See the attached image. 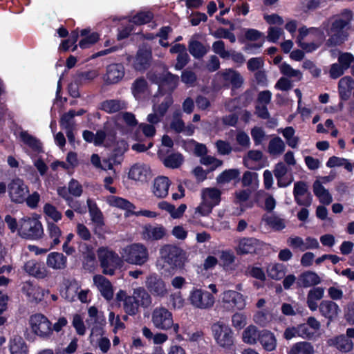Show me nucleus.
<instances>
[{
    "label": "nucleus",
    "instance_id": "obj_1",
    "mask_svg": "<svg viewBox=\"0 0 354 354\" xmlns=\"http://www.w3.org/2000/svg\"><path fill=\"white\" fill-rule=\"evenodd\" d=\"M339 16L333 21V46H340L348 39L353 18V12L347 8L343 9Z\"/></svg>",
    "mask_w": 354,
    "mask_h": 354
},
{
    "label": "nucleus",
    "instance_id": "obj_2",
    "mask_svg": "<svg viewBox=\"0 0 354 354\" xmlns=\"http://www.w3.org/2000/svg\"><path fill=\"white\" fill-rule=\"evenodd\" d=\"M97 257L102 268V272L107 275H113L115 271L123 266L122 256L109 250L106 247H101L97 250Z\"/></svg>",
    "mask_w": 354,
    "mask_h": 354
},
{
    "label": "nucleus",
    "instance_id": "obj_3",
    "mask_svg": "<svg viewBox=\"0 0 354 354\" xmlns=\"http://www.w3.org/2000/svg\"><path fill=\"white\" fill-rule=\"evenodd\" d=\"M123 262L142 266L149 259L148 250L144 245H126L120 251Z\"/></svg>",
    "mask_w": 354,
    "mask_h": 354
},
{
    "label": "nucleus",
    "instance_id": "obj_4",
    "mask_svg": "<svg viewBox=\"0 0 354 354\" xmlns=\"http://www.w3.org/2000/svg\"><path fill=\"white\" fill-rule=\"evenodd\" d=\"M18 233L24 239L37 240L44 234V230L38 218L24 217L19 221Z\"/></svg>",
    "mask_w": 354,
    "mask_h": 354
},
{
    "label": "nucleus",
    "instance_id": "obj_5",
    "mask_svg": "<svg viewBox=\"0 0 354 354\" xmlns=\"http://www.w3.org/2000/svg\"><path fill=\"white\" fill-rule=\"evenodd\" d=\"M247 297L236 290H227L221 295L222 307L227 311L242 310L247 305Z\"/></svg>",
    "mask_w": 354,
    "mask_h": 354
},
{
    "label": "nucleus",
    "instance_id": "obj_6",
    "mask_svg": "<svg viewBox=\"0 0 354 354\" xmlns=\"http://www.w3.org/2000/svg\"><path fill=\"white\" fill-rule=\"evenodd\" d=\"M213 336L216 344L221 348L230 350L234 345L232 330L226 324L221 322L215 323L212 326Z\"/></svg>",
    "mask_w": 354,
    "mask_h": 354
},
{
    "label": "nucleus",
    "instance_id": "obj_7",
    "mask_svg": "<svg viewBox=\"0 0 354 354\" xmlns=\"http://www.w3.org/2000/svg\"><path fill=\"white\" fill-rule=\"evenodd\" d=\"M161 258L171 267H180L186 261L185 253L176 245H163L160 249Z\"/></svg>",
    "mask_w": 354,
    "mask_h": 354
},
{
    "label": "nucleus",
    "instance_id": "obj_8",
    "mask_svg": "<svg viewBox=\"0 0 354 354\" xmlns=\"http://www.w3.org/2000/svg\"><path fill=\"white\" fill-rule=\"evenodd\" d=\"M188 300L194 308L207 310L214 306L215 298L207 290L195 288L190 292Z\"/></svg>",
    "mask_w": 354,
    "mask_h": 354
},
{
    "label": "nucleus",
    "instance_id": "obj_9",
    "mask_svg": "<svg viewBox=\"0 0 354 354\" xmlns=\"http://www.w3.org/2000/svg\"><path fill=\"white\" fill-rule=\"evenodd\" d=\"M8 192L12 202L21 204L25 202L29 189L22 179L15 178L8 185Z\"/></svg>",
    "mask_w": 354,
    "mask_h": 354
},
{
    "label": "nucleus",
    "instance_id": "obj_10",
    "mask_svg": "<svg viewBox=\"0 0 354 354\" xmlns=\"http://www.w3.org/2000/svg\"><path fill=\"white\" fill-rule=\"evenodd\" d=\"M221 191L216 187L204 188L202 191V198L205 205L208 207V210L205 212L203 208L198 206L196 208L198 212L202 216H206L212 212L215 206L219 205L221 201Z\"/></svg>",
    "mask_w": 354,
    "mask_h": 354
},
{
    "label": "nucleus",
    "instance_id": "obj_11",
    "mask_svg": "<svg viewBox=\"0 0 354 354\" xmlns=\"http://www.w3.org/2000/svg\"><path fill=\"white\" fill-rule=\"evenodd\" d=\"M173 315L167 308L158 306L151 312V322L153 326L160 330H168L169 326L171 324Z\"/></svg>",
    "mask_w": 354,
    "mask_h": 354
},
{
    "label": "nucleus",
    "instance_id": "obj_12",
    "mask_svg": "<svg viewBox=\"0 0 354 354\" xmlns=\"http://www.w3.org/2000/svg\"><path fill=\"white\" fill-rule=\"evenodd\" d=\"M30 324L33 333L42 338L49 337L53 333L51 323L41 314L32 315Z\"/></svg>",
    "mask_w": 354,
    "mask_h": 354
},
{
    "label": "nucleus",
    "instance_id": "obj_13",
    "mask_svg": "<svg viewBox=\"0 0 354 354\" xmlns=\"http://www.w3.org/2000/svg\"><path fill=\"white\" fill-rule=\"evenodd\" d=\"M88 315L86 322L91 330V337L95 333L100 335L102 332V328L106 323L103 313L99 311L96 307L91 306L88 309Z\"/></svg>",
    "mask_w": 354,
    "mask_h": 354
},
{
    "label": "nucleus",
    "instance_id": "obj_14",
    "mask_svg": "<svg viewBox=\"0 0 354 354\" xmlns=\"http://www.w3.org/2000/svg\"><path fill=\"white\" fill-rule=\"evenodd\" d=\"M145 286L149 292L155 297H163L167 293L165 283L155 274L147 277Z\"/></svg>",
    "mask_w": 354,
    "mask_h": 354
},
{
    "label": "nucleus",
    "instance_id": "obj_15",
    "mask_svg": "<svg viewBox=\"0 0 354 354\" xmlns=\"http://www.w3.org/2000/svg\"><path fill=\"white\" fill-rule=\"evenodd\" d=\"M151 82L158 84L159 88L167 86L170 92L174 91L178 86L179 77L174 75L171 72H167L166 74H153L149 77Z\"/></svg>",
    "mask_w": 354,
    "mask_h": 354
},
{
    "label": "nucleus",
    "instance_id": "obj_16",
    "mask_svg": "<svg viewBox=\"0 0 354 354\" xmlns=\"http://www.w3.org/2000/svg\"><path fill=\"white\" fill-rule=\"evenodd\" d=\"M293 194L295 202L299 205L309 207L311 205L313 196L308 192L307 185L304 181H298L294 185Z\"/></svg>",
    "mask_w": 354,
    "mask_h": 354
},
{
    "label": "nucleus",
    "instance_id": "obj_17",
    "mask_svg": "<svg viewBox=\"0 0 354 354\" xmlns=\"http://www.w3.org/2000/svg\"><path fill=\"white\" fill-rule=\"evenodd\" d=\"M300 337L306 339H313L320 328V323L313 317L307 319L306 323L299 324Z\"/></svg>",
    "mask_w": 354,
    "mask_h": 354
},
{
    "label": "nucleus",
    "instance_id": "obj_18",
    "mask_svg": "<svg viewBox=\"0 0 354 354\" xmlns=\"http://www.w3.org/2000/svg\"><path fill=\"white\" fill-rule=\"evenodd\" d=\"M21 291L26 295L27 300L32 303L41 301L45 294L44 289L29 281L23 283Z\"/></svg>",
    "mask_w": 354,
    "mask_h": 354
},
{
    "label": "nucleus",
    "instance_id": "obj_19",
    "mask_svg": "<svg viewBox=\"0 0 354 354\" xmlns=\"http://www.w3.org/2000/svg\"><path fill=\"white\" fill-rule=\"evenodd\" d=\"M93 280L94 285L101 295L106 300L111 301L114 295V289L111 281L101 274L95 275Z\"/></svg>",
    "mask_w": 354,
    "mask_h": 354
},
{
    "label": "nucleus",
    "instance_id": "obj_20",
    "mask_svg": "<svg viewBox=\"0 0 354 354\" xmlns=\"http://www.w3.org/2000/svg\"><path fill=\"white\" fill-rule=\"evenodd\" d=\"M151 59V50L139 49L133 64V68L140 72L146 71L150 66Z\"/></svg>",
    "mask_w": 354,
    "mask_h": 354
},
{
    "label": "nucleus",
    "instance_id": "obj_21",
    "mask_svg": "<svg viewBox=\"0 0 354 354\" xmlns=\"http://www.w3.org/2000/svg\"><path fill=\"white\" fill-rule=\"evenodd\" d=\"M124 76V67L122 64H111L107 66L104 81L107 84L119 82Z\"/></svg>",
    "mask_w": 354,
    "mask_h": 354
},
{
    "label": "nucleus",
    "instance_id": "obj_22",
    "mask_svg": "<svg viewBox=\"0 0 354 354\" xmlns=\"http://www.w3.org/2000/svg\"><path fill=\"white\" fill-rule=\"evenodd\" d=\"M129 178L141 182H147L151 178V169L145 164H134L129 171Z\"/></svg>",
    "mask_w": 354,
    "mask_h": 354
},
{
    "label": "nucleus",
    "instance_id": "obj_23",
    "mask_svg": "<svg viewBox=\"0 0 354 354\" xmlns=\"http://www.w3.org/2000/svg\"><path fill=\"white\" fill-rule=\"evenodd\" d=\"M338 93L341 100H348L351 95L354 97V80L350 76L342 77L338 82Z\"/></svg>",
    "mask_w": 354,
    "mask_h": 354
},
{
    "label": "nucleus",
    "instance_id": "obj_24",
    "mask_svg": "<svg viewBox=\"0 0 354 354\" xmlns=\"http://www.w3.org/2000/svg\"><path fill=\"white\" fill-rule=\"evenodd\" d=\"M221 76L225 82L232 86V91L240 88L243 84V78L241 75L233 68H227L221 73Z\"/></svg>",
    "mask_w": 354,
    "mask_h": 354
},
{
    "label": "nucleus",
    "instance_id": "obj_25",
    "mask_svg": "<svg viewBox=\"0 0 354 354\" xmlns=\"http://www.w3.org/2000/svg\"><path fill=\"white\" fill-rule=\"evenodd\" d=\"M24 270L30 276L37 279H44L48 275L45 266L34 260L27 261L24 266Z\"/></svg>",
    "mask_w": 354,
    "mask_h": 354
},
{
    "label": "nucleus",
    "instance_id": "obj_26",
    "mask_svg": "<svg viewBox=\"0 0 354 354\" xmlns=\"http://www.w3.org/2000/svg\"><path fill=\"white\" fill-rule=\"evenodd\" d=\"M259 342L262 348L268 352L274 351L277 346V339L275 335L267 329L261 330Z\"/></svg>",
    "mask_w": 354,
    "mask_h": 354
},
{
    "label": "nucleus",
    "instance_id": "obj_27",
    "mask_svg": "<svg viewBox=\"0 0 354 354\" xmlns=\"http://www.w3.org/2000/svg\"><path fill=\"white\" fill-rule=\"evenodd\" d=\"M142 234L147 240L158 241L165 236L166 230L162 225H147L144 227Z\"/></svg>",
    "mask_w": 354,
    "mask_h": 354
},
{
    "label": "nucleus",
    "instance_id": "obj_28",
    "mask_svg": "<svg viewBox=\"0 0 354 354\" xmlns=\"http://www.w3.org/2000/svg\"><path fill=\"white\" fill-rule=\"evenodd\" d=\"M170 180L168 177L158 176L155 178L153 192L158 198H163L168 195Z\"/></svg>",
    "mask_w": 354,
    "mask_h": 354
},
{
    "label": "nucleus",
    "instance_id": "obj_29",
    "mask_svg": "<svg viewBox=\"0 0 354 354\" xmlns=\"http://www.w3.org/2000/svg\"><path fill=\"white\" fill-rule=\"evenodd\" d=\"M128 149L129 145L125 140H121L118 141L111 153L109 160L115 165L121 164L124 160V154Z\"/></svg>",
    "mask_w": 354,
    "mask_h": 354
},
{
    "label": "nucleus",
    "instance_id": "obj_30",
    "mask_svg": "<svg viewBox=\"0 0 354 354\" xmlns=\"http://www.w3.org/2000/svg\"><path fill=\"white\" fill-rule=\"evenodd\" d=\"M261 334V330L256 326L250 324L243 330L241 335L242 341L249 345H255L259 342Z\"/></svg>",
    "mask_w": 354,
    "mask_h": 354
},
{
    "label": "nucleus",
    "instance_id": "obj_31",
    "mask_svg": "<svg viewBox=\"0 0 354 354\" xmlns=\"http://www.w3.org/2000/svg\"><path fill=\"white\" fill-rule=\"evenodd\" d=\"M99 109L108 113H114L127 109V104L120 100H106L100 104Z\"/></svg>",
    "mask_w": 354,
    "mask_h": 354
},
{
    "label": "nucleus",
    "instance_id": "obj_32",
    "mask_svg": "<svg viewBox=\"0 0 354 354\" xmlns=\"http://www.w3.org/2000/svg\"><path fill=\"white\" fill-rule=\"evenodd\" d=\"M10 354H28V348L24 339L19 335H15L9 342Z\"/></svg>",
    "mask_w": 354,
    "mask_h": 354
},
{
    "label": "nucleus",
    "instance_id": "obj_33",
    "mask_svg": "<svg viewBox=\"0 0 354 354\" xmlns=\"http://www.w3.org/2000/svg\"><path fill=\"white\" fill-rule=\"evenodd\" d=\"M313 192L319 198V202L324 205H329L332 202V196L329 191L326 189L319 180H316L313 183Z\"/></svg>",
    "mask_w": 354,
    "mask_h": 354
},
{
    "label": "nucleus",
    "instance_id": "obj_34",
    "mask_svg": "<svg viewBox=\"0 0 354 354\" xmlns=\"http://www.w3.org/2000/svg\"><path fill=\"white\" fill-rule=\"evenodd\" d=\"M87 205L92 221L99 227L104 225L103 214L97 203L91 198L87 199Z\"/></svg>",
    "mask_w": 354,
    "mask_h": 354
},
{
    "label": "nucleus",
    "instance_id": "obj_35",
    "mask_svg": "<svg viewBox=\"0 0 354 354\" xmlns=\"http://www.w3.org/2000/svg\"><path fill=\"white\" fill-rule=\"evenodd\" d=\"M188 50L195 59H199L207 53L209 48L201 41L192 38L188 43Z\"/></svg>",
    "mask_w": 354,
    "mask_h": 354
},
{
    "label": "nucleus",
    "instance_id": "obj_36",
    "mask_svg": "<svg viewBox=\"0 0 354 354\" xmlns=\"http://www.w3.org/2000/svg\"><path fill=\"white\" fill-rule=\"evenodd\" d=\"M20 138L22 142L28 145L33 151L38 153L44 152L41 141L36 137L29 134L27 131H21L20 133Z\"/></svg>",
    "mask_w": 354,
    "mask_h": 354
},
{
    "label": "nucleus",
    "instance_id": "obj_37",
    "mask_svg": "<svg viewBox=\"0 0 354 354\" xmlns=\"http://www.w3.org/2000/svg\"><path fill=\"white\" fill-rule=\"evenodd\" d=\"M132 296L136 299L138 306L143 308H148L152 303V299L149 293L142 287L133 290Z\"/></svg>",
    "mask_w": 354,
    "mask_h": 354
},
{
    "label": "nucleus",
    "instance_id": "obj_38",
    "mask_svg": "<svg viewBox=\"0 0 354 354\" xmlns=\"http://www.w3.org/2000/svg\"><path fill=\"white\" fill-rule=\"evenodd\" d=\"M46 264L53 269H64L66 267V259L61 253L52 252L48 256Z\"/></svg>",
    "mask_w": 354,
    "mask_h": 354
},
{
    "label": "nucleus",
    "instance_id": "obj_39",
    "mask_svg": "<svg viewBox=\"0 0 354 354\" xmlns=\"http://www.w3.org/2000/svg\"><path fill=\"white\" fill-rule=\"evenodd\" d=\"M111 205L120 209L126 210V217L136 214L135 211H133V209L136 208L134 204L125 198L119 196H113V201Z\"/></svg>",
    "mask_w": 354,
    "mask_h": 354
},
{
    "label": "nucleus",
    "instance_id": "obj_40",
    "mask_svg": "<svg viewBox=\"0 0 354 354\" xmlns=\"http://www.w3.org/2000/svg\"><path fill=\"white\" fill-rule=\"evenodd\" d=\"M324 293V289L321 287L314 288L309 290L307 296V304L309 308L314 311L317 309V301L321 299Z\"/></svg>",
    "mask_w": 354,
    "mask_h": 354
},
{
    "label": "nucleus",
    "instance_id": "obj_41",
    "mask_svg": "<svg viewBox=\"0 0 354 354\" xmlns=\"http://www.w3.org/2000/svg\"><path fill=\"white\" fill-rule=\"evenodd\" d=\"M184 162V156L182 153H172L162 159L163 165L170 169L179 168Z\"/></svg>",
    "mask_w": 354,
    "mask_h": 354
},
{
    "label": "nucleus",
    "instance_id": "obj_42",
    "mask_svg": "<svg viewBox=\"0 0 354 354\" xmlns=\"http://www.w3.org/2000/svg\"><path fill=\"white\" fill-rule=\"evenodd\" d=\"M320 277L314 272L308 271L299 276L298 283L303 287H310L319 283Z\"/></svg>",
    "mask_w": 354,
    "mask_h": 354
},
{
    "label": "nucleus",
    "instance_id": "obj_43",
    "mask_svg": "<svg viewBox=\"0 0 354 354\" xmlns=\"http://www.w3.org/2000/svg\"><path fill=\"white\" fill-rule=\"evenodd\" d=\"M288 354H314V348L309 342H300L293 344Z\"/></svg>",
    "mask_w": 354,
    "mask_h": 354
},
{
    "label": "nucleus",
    "instance_id": "obj_44",
    "mask_svg": "<svg viewBox=\"0 0 354 354\" xmlns=\"http://www.w3.org/2000/svg\"><path fill=\"white\" fill-rule=\"evenodd\" d=\"M153 17L151 11H140L129 19V22L137 26L144 25L150 23Z\"/></svg>",
    "mask_w": 354,
    "mask_h": 354
},
{
    "label": "nucleus",
    "instance_id": "obj_45",
    "mask_svg": "<svg viewBox=\"0 0 354 354\" xmlns=\"http://www.w3.org/2000/svg\"><path fill=\"white\" fill-rule=\"evenodd\" d=\"M262 221L274 230H282L286 227L284 220L274 214L270 216L264 214Z\"/></svg>",
    "mask_w": 354,
    "mask_h": 354
},
{
    "label": "nucleus",
    "instance_id": "obj_46",
    "mask_svg": "<svg viewBox=\"0 0 354 354\" xmlns=\"http://www.w3.org/2000/svg\"><path fill=\"white\" fill-rule=\"evenodd\" d=\"M267 273L271 279L280 280L286 274L285 266L281 263L270 264L267 268Z\"/></svg>",
    "mask_w": 354,
    "mask_h": 354
},
{
    "label": "nucleus",
    "instance_id": "obj_47",
    "mask_svg": "<svg viewBox=\"0 0 354 354\" xmlns=\"http://www.w3.org/2000/svg\"><path fill=\"white\" fill-rule=\"evenodd\" d=\"M239 175L238 169H225L218 176L216 180L218 183H226L238 178Z\"/></svg>",
    "mask_w": 354,
    "mask_h": 354
},
{
    "label": "nucleus",
    "instance_id": "obj_48",
    "mask_svg": "<svg viewBox=\"0 0 354 354\" xmlns=\"http://www.w3.org/2000/svg\"><path fill=\"white\" fill-rule=\"evenodd\" d=\"M285 150V144L280 137L271 139L268 145V152L272 155L282 153Z\"/></svg>",
    "mask_w": 354,
    "mask_h": 354
},
{
    "label": "nucleus",
    "instance_id": "obj_49",
    "mask_svg": "<svg viewBox=\"0 0 354 354\" xmlns=\"http://www.w3.org/2000/svg\"><path fill=\"white\" fill-rule=\"evenodd\" d=\"M333 344L342 352L350 351L353 346V342L344 335L337 337Z\"/></svg>",
    "mask_w": 354,
    "mask_h": 354
},
{
    "label": "nucleus",
    "instance_id": "obj_50",
    "mask_svg": "<svg viewBox=\"0 0 354 354\" xmlns=\"http://www.w3.org/2000/svg\"><path fill=\"white\" fill-rule=\"evenodd\" d=\"M235 257L233 253L229 251H223L220 256L221 265L226 270H234V263Z\"/></svg>",
    "mask_w": 354,
    "mask_h": 354
},
{
    "label": "nucleus",
    "instance_id": "obj_51",
    "mask_svg": "<svg viewBox=\"0 0 354 354\" xmlns=\"http://www.w3.org/2000/svg\"><path fill=\"white\" fill-rule=\"evenodd\" d=\"M100 39V35L93 32L91 33L88 36L82 37L78 44V46L82 49H86L90 48L93 44H96Z\"/></svg>",
    "mask_w": 354,
    "mask_h": 354
},
{
    "label": "nucleus",
    "instance_id": "obj_52",
    "mask_svg": "<svg viewBox=\"0 0 354 354\" xmlns=\"http://www.w3.org/2000/svg\"><path fill=\"white\" fill-rule=\"evenodd\" d=\"M331 18H329L327 21L324 22L319 28V33L322 35L323 38H326L328 36V39L326 40V45L328 47L332 46V24H330Z\"/></svg>",
    "mask_w": 354,
    "mask_h": 354
},
{
    "label": "nucleus",
    "instance_id": "obj_53",
    "mask_svg": "<svg viewBox=\"0 0 354 354\" xmlns=\"http://www.w3.org/2000/svg\"><path fill=\"white\" fill-rule=\"evenodd\" d=\"M147 82L143 77L137 78L133 83L131 90L134 96L142 94L147 88Z\"/></svg>",
    "mask_w": 354,
    "mask_h": 354
},
{
    "label": "nucleus",
    "instance_id": "obj_54",
    "mask_svg": "<svg viewBox=\"0 0 354 354\" xmlns=\"http://www.w3.org/2000/svg\"><path fill=\"white\" fill-rule=\"evenodd\" d=\"M171 129L177 133H180L184 131L185 122L181 119V113L179 111H175L173 114V120L170 124Z\"/></svg>",
    "mask_w": 354,
    "mask_h": 354
},
{
    "label": "nucleus",
    "instance_id": "obj_55",
    "mask_svg": "<svg viewBox=\"0 0 354 354\" xmlns=\"http://www.w3.org/2000/svg\"><path fill=\"white\" fill-rule=\"evenodd\" d=\"M280 71L283 75L288 77H297L298 80L302 78V74L299 70L294 69L291 66L286 62H283L280 66Z\"/></svg>",
    "mask_w": 354,
    "mask_h": 354
},
{
    "label": "nucleus",
    "instance_id": "obj_56",
    "mask_svg": "<svg viewBox=\"0 0 354 354\" xmlns=\"http://www.w3.org/2000/svg\"><path fill=\"white\" fill-rule=\"evenodd\" d=\"M44 214L52 218L55 222L62 219V214L57 208L50 203H46L44 206Z\"/></svg>",
    "mask_w": 354,
    "mask_h": 354
},
{
    "label": "nucleus",
    "instance_id": "obj_57",
    "mask_svg": "<svg viewBox=\"0 0 354 354\" xmlns=\"http://www.w3.org/2000/svg\"><path fill=\"white\" fill-rule=\"evenodd\" d=\"M138 304L133 296H130L123 303L124 311L130 315H134L138 311Z\"/></svg>",
    "mask_w": 354,
    "mask_h": 354
},
{
    "label": "nucleus",
    "instance_id": "obj_58",
    "mask_svg": "<svg viewBox=\"0 0 354 354\" xmlns=\"http://www.w3.org/2000/svg\"><path fill=\"white\" fill-rule=\"evenodd\" d=\"M212 50L223 59L230 58V51L225 50V43L222 40H218L213 43Z\"/></svg>",
    "mask_w": 354,
    "mask_h": 354
},
{
    "label": "nucleus",
    "instance_id": "obj_59",
    "mask_svg": "<svg viewBox=\"0 0 354 354\" xmlns=\"http://www.w3.org/2000/svg\"><path fill=\"white\" fill-rule=\"evenodd\" d=\"M212 35L217 39H227L231 43H234L236 41V37L234 34L229 30L222 27L217 28V30L212 33Z\"/></svg>",
    "mask_w": 354,
    "mask_h": 354
},
{
    "label": "nucleus",
    "instance_id": "obj_60",
    "mask_svg": "<svg viewBox=\"0 0 354 354\" xmlns=\"http://www.w3.org/2000/svg\"><path fill=\"white\" fill-rule=\"evenodd\" d=\"M48 231L50 237L53 239V242L51 243H59V237L62 234L60 228L54 223H48Z\"/></svg>",
    "mask_w": 354,
    "mask_h": 354
},
{
    "label": "nucleus",
    "instance_id": "obj_61",
    "mask_svg": "<svg viewBox=\"0 0 354 354\" xmlns=\"http://www.w3.org/2000/svg\"><path fill=\"white\" fill-rule=\"evenodd\" d=\"M353 63H354V56L353 54L351 53H339L338 64L342 67L348 69Z\"/></svg>",
    "mask_w": 354,
    "mask_h": 354
},
{
    "label": "nucleus",
    "instance_id": "obj_62",
    "mask_svg": "<svg viewBox=\"0 0 354 354\" xmlns=\"http://www.w3.org/2000/svg\"><path fill=\"white\" fill-rule=\"evenodd\" d=\"M232 326L236 329H242L247 324L246 316L241 313H236L232 317Z\"/></svg>",
    "mask_w": 354,
    "mask_h": 354
},
{
    "label": "nucleus",
    "instance_id": "obj_63",
    "mask_svg": "<svg viewBox=\"0 0 354 354\" xmlns=\"http://www.w3.org/2000/svg\"><path fill=\"white\" fill-rule=\"evenodd\" d=\"M270 320L268 314L263 310L257 311L253 317L254 323L262 327L266 326Z\"/></svg>",
    "mask_w": 354,
    "mask_h": 354
},
{
    "label": "nucleus",
    "instance_id": "obj_64",
    "mask_svg": "<svg viewBox=\"0 0 354 354\" xmlns=\"http://www.w3.org/2000/svg\"><path fill=\"white\" fill-rule=\"evenodd\" d=\"M68 192L75 197H80L83 192L82 185L75 179L72 178L68 183Z\"/></svg>",
    "mask_w": 354,
    "mask_h": 354
}]
</instances>
